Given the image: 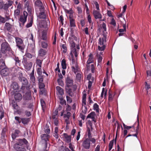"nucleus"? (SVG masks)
Instances as JSON below:
<instances>
[{
  "label": "nucleus",
  "mask_w": 151,
  "mask_h": 151,
  "mask_svg": "<svg viewBox=\"0 0 151 151\" xmlns=\"http://www.w3.org/2000/svg\"><path fill=\"white\" fill-rule=\"evenodd\" d=\"M28 144V142L25 138L19 139L18 142L14 144V148L16 151H26L25 147Z\"/></svg>",
  "instance_id": "obj_1"
},
{
  "label": "nucleus",
  "mask_w": 151,
  "mask_h": 151,
  "mask_svg": "<svg viewBox=\"0 0 151 151\" xmlns=\"http://www.w3.org/2000/svg\"><path fill=\"white\" fill-rule=\"evenodd\" d=\"M1 44V51L3 54H5L7 51L10 52L11 49L8 42L4 39H1L0 40Z\"/></svg>",
  "instance_id": "obj_2"
},
{
  "label": "nucleus",
  "mask_w": 151,
  "mask_h": 151,
  "mask_svg": "<svg viewBox=\"0 0 151 151\" xmlns=\"http://www.w3.org/2000/svg\"><path fill=\"white\" fill-rule=\"evenodd\" d=\"M42 142L45 144V148L46 149L48 144V142L49 141L50 136L47 134H42L40 136Z\"/></svg>",
  "instance_id": "obj_3"
},
{
  "label": "nucleus",
  "mask_w": 151,
  "mask_h": 151,
  "mask_svg": "<svg viewBox=\"0 0 151 151\" xmlns=\"http://www.w3.org/2000/svg\"><path fill=\"white\" fill-rule=\"evenodd\" d=\"M15 40L16 43V46L21 51L23 50L24 49L25 46L22 39L18 37H16Z\"/></svg>",
  "instance_id": "obj_4"
},
{
  "label": "nucleus",
  "mask_w": 151,
  "mask_h": 151,
  "mask_svg": "<svg viewBox=\"0 0 151 151\" xmlns=\"http://www.w3.org/2000/svg\"><path fill=\"white\" fill-rule=\"evenodd\" d=\"M38 39L39 40H49L47 37V31L46 29H44L39 32L38 35Z\"/></svg>",
  "instance_id": "obj_5"
},
{
  "label": "nucleus",
  "mask_w": 151,
  "mask_h": 151,
  "mask_svg": "<svg viewBox=\"0 0 151 151\" xmlns=\"http://www.w3.org/2000/svg\"><path fill=\"white\" fill-rule=\"evenodd\" d=\"M38 43L41 48L46 50L48 48L50 45L49 40H39Z\"/></svg>",
  "instance_id": "obj_6"
},
{
  "label": "nucleus",
  "mask_w": 151,
  "mask_h": 151,
  "mask_svg": "<svg viewBox=\"0 0 151 151\" xmlns=\"http://www.w3.org/2000/svg\"><path fill=\"white\" fill-rule=\"evenodd\" d=\"M28 13L26 11H24L23 14L21 15L19 18V21L22 24L24 25L27 20Z\"/></svg>",
  "instance_id": "obj_7"
},
{
  "label": "nucleus",
  "mask_w": 151,
  "mask_h": 151,
  "mask_svg": "<svg viewBox=\"0 0 151 151\" xmlns=\"http://www.w3.org/2000/svg\"><path fill=\"white\" fill-rule=\"evenodd\" d=\"M34 5L36 11L45 8L42 2L40 0H36L34 3Z\"/></svg>",
  "instance_id": "obj_8"
},
{
  "label": "nucleus",
  "mask_w": 151,
  "mask_h": 151,
  "mask_svg": "<svg viewBox=\"0 0 151 151\" xmlns=\"http://www.w3.org/2000/svg\"><path fill=\"white\" fill-rule=\"evenodd\" d=\"M90 139L87 138L83 141L82 146L83 148L86 150L89 149L90 147L91 143Z\"/></svg>",
  "instance_id": "obj_9"
},
{
  "label": "nucleus",
  "mask_w": 151,
  "mask_h": 151,
  "mask_svg": "<svg viewBox=\"0 0 151 151\" xmlns=\"http://www.w3.org/2000/svg\"><path fill=\"white\" fill-rule=\"evenodd\" d=\"M72 70L76 74L78 71V65L77 63L75 62L74 59H72Z\"/></svg>",
  "instance_id": "obj_10"
},
{
  "label": "nucleus",
  "mask_w": 151,
  "mask_h": 151,
  "mask_svg": "<svg viewBox=\"0 0 151 151\" xmlns=\"http://www.w3.org/2000/svg\"><path fill=\"white\" fill-rule=\"evenodd\" d=\"M66 86L68 87H71L73 85V81L72 78L68 75L65 80Z\"/></svg>",
  "instance_id": "obj_11"
},
{
  "label": "nucleus",
  "mask_w": 151,
  "mask_h": 151,
  "mask_svg": "<svg viewBox=\"0 0 151 151\" xmlns=\"http://www.w3.org/2000/svg\"><path fill=\"white\" fill-rule=\"evenodd\" d=\"M39 12L38 13V17L40 19H45L46 18V16L45 13V8L41 9L39 10Z\"/></svg>",
  "instance_id": "obj_12"
},
{
  "label": "nucleus",
  "mask_w": 151,
  "mask_h": 151,
  "mask_svg": "<svg viewBox=\"0 0 151 151\" xmlns=\"http://www.w3.org/2000/svg\"><path fill=\"white\" fill-rule=\"evenodd\" d=\"M18 78L19 81L22 82L23 85H27L28 83V81L26 78L23 77L22 73H20L19 76L18 77Z\"/></svg>",
  "instance_id": "obj_13"
},
{
  "label": "nucleus",
  "mask_w": 151,
  "mask_h": 151,
  "mask_svg": "<svg viewBox=\"0 0 151 151\" xmlns=\"http://www.w3.org/2000/svg\"><path fill=\"white\" fill-rule=\"evenodd\" d=\"M88 59L86 62V67L88 69H89L90 64L93 63V55L91 53L88 55Z\"/></svg>",
  "instance_id": "obj_14"
},
{
  "label": "nucleus",
  "mask_w": 151,
  "mask_h": 151,
  "mask_svg": "<svg viewBox=\"0 0 151 151\" xmlns=\"http://www.w3.org/2000/svg\"><path fill=\"white\" fill-rule=\"evenodd\" d=\"M20 131L18 129H15L12 132L11 136L13 140H14L17 137H18L20 134Z\"/></svg>",
  "instance_id": "obj_15"
},
{
  "label": "nucleus",
  "mask_w": 151,
  "mask_h": 151,
  "mask_svg": "<svg viewBox=\"0 0 151 151\" xmlns=\"http://www.w3.org/2000/svg\"><path fill=\"white\" fill-rule=\"evenodd\" d=\"M106 35L105 33L103 34V37L102 38H99V45H105L104 44L106 42Z\"/></svg>",
  "instance_id": "obj_16"
},
{
  "label": "nucleus",
  "mask_w": 151,
  "mask_h": 151,
  "mask_svg": "<svg viewBox=\"0 0 151 151\" xmlns=\"http://www.w3.org/2000/svg\"><path fill=\"white\" fill-rule=\"evenodd\" d=\"M56 90L57 91L56 93L57 95H58V97L59 96H63L64 94V90L61 87L59 86H57L56 87Z\"/></svg>",
  "instance_id": "obj_17"
},
{
  "label": "nucleus",
  "mask_w": 151,
  "mask_h": 151,
  "mask_svg": "<svg viewBox=\"0 0 151 151\" xmlns=\"http://www.w3.org/2000/svg\"><path fill=\"white\" fill-rule=\"evenodd\" d=\"M14 97L15 100L17 102L20 101L22 99V94L18 92L14 93Z\"/></svg>",
  "instance_id": "obj_18"
},
{
  "label": "nucleus",
  "mask_w": 151,
  "mask_h": 151,
  "mask_svg": "<svg viewBox=\"0 0 151 151\" xmlns=\"http://www.w3.org/2000/svg\"><path fill=\"white\" fill-rule=\"evenodd\" d=\"M46 49L40 48L38 51V57H42L45 56L47 53Z\"/></svg>",
  "instance_id": "obj_19"
},
{
  "label": "nucleus",
  "mask_w": 151,
  "mask_h": 151,
  "mask_svg": "<svg viewBox=\"0 0 151 151\" xmlns=\"http://www.w3.org/2000/svg\"><path fill=\"white\" fill-rule=\"evenodd\" d=\"M93 15L96 19H101L102 18V15L100 13V11L93 10Z\"/></svg>",
  "instance_id": "obj_20"
},
{
  "label": "nucleus",
  "mask_w": 151,
  "mask_h": 151,
  "mask_svg": "<svg viewBox=\"0 0 151 151\" xmlns=\"http://www.w3.org/2000/svg\"><path fill=\"white\" fill-rule=\"evenodd\" d=\"M70 26V27H76L75 17H74L69 18Z\"/></svg>",
  "instance_id": "obj_21"
},
{
  "label": "nucleus",
  "mask_w": 151,
  "mask_h": 151,
  "mask_svg": "<svg viewBox=\"0 0 151 151\" xmlns=\"http://www.w3.org/2000/svg\"><path fill=\"white\" fill-rule=\"evenodd\" d=\"M65 139L66 142L67 143H70L71 141V136L70 135H68L67 133H64L62 135Z\"/></svg>",
  "instance_id": "obj_22"
},
{
  "label": "nucleus",
  "mask_w": 151,
  "mask_h": 151,
  "mask_svg": "<svg viewBox=\"0 0 151 151\" xmlns=\"http://www.w3.org/2000/svg\"><path fill=\"white\" fill-rule=\"evenodd\" d=\"M12 26L9 23L6 22L5 24L4 29L9 32H11Z\"/></svg>",
  "instance_id": "obj_23"
},
{
  "label": "nucleus",
  "mask_w": 151,
  "mask_h": 151,
  "mask_svg": "<svg viewBox=\"0 0 151 151\" xmlns=\"http://www.w3.org/2000/svg\"><path fill=\"white\" fill-rule=\"evenodd\" d=\"M25 107L21 106V108L17 110V113L19 115H23L26 112V110L25 109Z\"/></svg>",
  "instance_id": "obj_24"
},
{
  "label": "nucleus",
  "mask_w": 151,
  "mask_h": 151,
  "mask_svg": "<svg viewBox=\"0 0 151 151\" xmlns=\"http://www.w3.org/2000/svg\"><path fill=\"white\" fill-rule=\"evenodd\" d=\"M78 50H76L75 47L71 48V51L70 54L71 56H73V54H74L75 57H77L78 54Z\"/></svg>",
  "instance_id": "obj_25"
},
{
  "label": "nucleus",
  "mask_w": 151,
  "mask_h": 151,
  "mask_svg": "<svg viewBox=\"0 0 151 151\" xmlns=\"http://www.w3.org/2000/svg\"><path fill=\"white\" fill-rule=\"evenodd\" d=\"M31 94L30 92H28L25 93L24 96V99L25 100H31Z\"/></svg>",
  "instance_id": "obj_26"
},
{
  "label": "nucleus",
  "mask_w": 151,
  "mask_h": 151,
  "mask_svg": "<svg viewBox=\"0 0 151 151\" xmlns=\"http://www.w3.org/2000/svg\"><path fill=\"white\" fill-rule=\"evenodd\" d=\"M14 60L15 61V64L18 67L20 66L21 64V62L19 59V58L18 57L15 56L14 58Z\"/></svg>",
  "instance_id": "obj_27"
},
{
  "label": "nucleus",
  "mask_w": 151,
  "mask_h": 151,
  "mask_svg": "<svg viewBox=\"0 0 151 151\" xmlns=\"http://www.w3.org/2000/svg\"><path fill=\"white\" fill-rule=\"evenodd\" d=\"M32 62H30L24 65L25 68L27 71H29L30 70L32 67Z\"/></svg>",
  "instance_id": "obj_28"
},
{
  "label": "nucleus",
  "mask_w": 151,
  "mask_h": 151,
  "mask_svg": "<svg viewBox=\"0 0 151 151\" xmlns=\"http://www.w3.org/2000/svg\"><path fill=\"white\" fill-rule=\"evenodd\" d=\"M11 87L14 90L19 89V87L18 83L16 82H14L11 85Z\"/></svg>",
  "instance_id": "obj_29"
},
{
  "label": "nucleus",
  "mask_w": 151,
  "mask_h": 151,
  "mask_svg": "<svg viewBox=\"0 0 151 151\" xmlns=\"http://www.w3.org/2000/svg\"><path fill=\"white\" fill-rule=\"evenodd\" d=\"M20 16V10L18 9L15 10L14 13V17L16 19L19 18Z\"/></svg>",
  "instance_id": "obj_30"
},
{
  "label": "nucleus",
  "mask_w": 151,
  "mask_h": 151,
  "mask_svg": "<svg viewBox=\"0 0 151 151\" xmlns=\"http://www.w3.org/2000/svg\"><path fill=\"white\" fill-rule=\"evenodd\" d=\"M30 17V19L29 21V22L26 25V27L27 28L31 27L33 23V16H31Z\"/></svg>",
  "instance_id": "obj_31"
},
{
  "label": "nucleus",
  "mask_w": 151,
  "mask_h": 151,
  "mask_svg": "<svg viewBox=\"0 0 151 151\" xmlns=\"http://www.w3.org/2000/svg\"><path fill=\"white\" fill-rule=\"evenodd\" d=\"M65 12L66 13L69 14V18L74 17L73 15L74 12L72 8L70 9L69 10L66 9Z\"/></svg>",
  "instance_id": "obj_32"
},
{
  "label": "nucleus",
  "mask_w": 151,
  "mask_h": 151,
  "mask_svg": "<svg viewBox=\"0 0 151 151\" xmlns=\"http://www.w3.org/2000/svg\"><path fill=\"white\" fill-rule=\"evenodd\" d=\"M86 93H84V94H83L82 96V106L86 105Z\"/></svg>",
  "instance_id": "obj_33"
},
{
  "label": "nucleus",
  "mask_w": 151,
  "mask_h": 151,
  "mask_svg": "<svg viewBox=\"0 0 151 151\" xmlns=\"http://www.w3.org/2000/svg\"><path fill=\"white\" fill-rule=\"evenodd\" d=\"M5 64L4 66V67L1 69V72L3 74L4 76H6L8 74V73H6L8 71V69L5 68Z\"/></svg>",
  "instance_id": "obj_34"
},
{
  "label": "nucleus",
  "mask_w": 151,
  "mask_h": 151,
  "mask_svg": "<svg viewBox=\"0 0 151 151\" xmlns=\"http://www.w3.org/2000/svg\"><path fill=\"white\" fill-rule=\"evenodd\" d=\"M22 123L24 124H27L29 122V118H21Z\"/></svg>",
  "instance_id": "obj_35"
},
{
  "label": "nucleus",
  "mask_w": 151,
  "mask_h": 151,
  "mask_svg": "<svg viewBox=\"0 0 151 151\" xmlns=\"http://www.w3.org/2000/svg\"><path fill=\"white\" fill-rule=\"evenodd\" d=\"M87 135L88 136V138L91 139L92 137L91 134V128L88 127H87Z\"/></svg>",
  "instance_id": "obj_36"
},
{
  "label": "nucleus",
  "mask_w": 151,
  "mask_h": 151,
  "mask_svg": "<svg viewBox=\"0 0 151 151\" xmlns=\"http://www.w3.org/2000/svg\"><path fill=\"white\" fill-rule=\"evenodd\" d=\"M59 99L60 100V104L62 105H66V101L65 100L63 99V96H59V97H58Z\"/></svg>",
  "instance_id": "obj_37"
},
{
  "label": "nucleus",
  "mask_w": 151,
  "mask_h": 151,
  "mask_svg": "<svg viewBox=\"0 0 151 151\" xmlns=\"http://www.w3.org/2000/svg\"><path fill=\"white\" fill-rule=\"evenodd\" d=\"M61 65L62 68L63 69H65L66 68V60L65 59H63L61 62Z\"/></svg>",
  "instance_id": "obj_38"
},
{
  "label": "nucleus",
  "mask_w": 151,
  "mask_h": 151,
  "mask_svg": "<svg viewBox=\"0 0 151 151\" xmlns=\"http://www.w3.org/2000/svg\"><path fill=\"white\" fill-rule=\"evenodd\" d=\"M121 127L122 128V129H123V128H122V125H120V124L119 123H118L117 128V130H116V136L115 140V142H116V138H117V134L119 132Z\"/></svg>",
  "instance_id": "obj_39"
},
{
  "label": "nucleus",
  "mask_w": 151,
  "mask_h": 151,
  "mask_svg": "<svg viewBox=\"0 0 151 151\" xmlns=\"http://www.w3.org/2000/svg\"><path fill=\"white\" fill-rule=\"evenodd\" d=\"M96 116V114L93 111L91 112L87 116V118H91L92 119V118L94 117H95Z\"/></svg>",
  "instance_id": "obj_40"
},
{
  "label": "nucleus",
  "mask_w": 151,
  "mask_h": 151,
  "mask_svg": "<svg viewBox=\"0 0 151 151\" xmlns=\"http://www.w3.org/2000/svg\"><path fill=\"white\" fill-rule=\"evenodd\" d=\"M40 103L41 106L42 107V109L43 111H44L45 110V109L46 107L45 106V103L44 101L42 100L41 99L40 101Z\"/></svg>",
  "instance_id": "obj_41"
},
{
  "label": "nucleus",
  "mask_w": 151,
  "mask_h": 151,
  "mask_svg": "<svg viewBox=\"0 0 151 151\" xmlns=\"http://www.w3.org/2000/svg\"><path fill=\"white\" fill-rule=\"evenodd\" d=\"M65 90L66 92L68 93L70 96H71V93H72V90L71 88H69V87H68L66 86L65 87Z\"/></svg>",
  "instance_id": "obj_42"
},
{
  "label": "nucleus",
  "mask_w": 151,
  "mask_h": 151,
  "mask_svg": "<svg viewBox=\"0 0 151 151\" xmlns=\"http://www.w3.org/2000/svg\"><path fill=\"white\" fill-rule=\"evenodd\" d=\"M135 124H134L132 126H127L126 125H125L123 123V125L125 129H129L132 128H134V130L135 129Z\"/></svg>",
  "instance_id": "obj_43"
},
{
  "label": "nucleus",
  "mask_w": 151,
  "mask_h": 151,
  "mask_svg": "<svg viewBox=\"0 0 151 151\" xmlns=\"http://www.w3.org/2000/svg\"><path fill=\"white\" fill-rule=\"evenodd\" d=\"M82 112L85 114L86 113L88 109L86 105H83L82 106Z\"/></svg>",
  "instance_id": "obj_44"
},
{
  "label": "nucleus",
  "mask_w": 151,
  "mask_h": 151,
  "mask_svg": "<svg viewBox=\"0 0 151 151\" xmlns=\"http://www.w3.org/2000/svg\"><path fill=\"white\" fill-rule=\"evenodd\" d=\"M43 60H41L39 59L36 60V63L37 65L40 67L42 68V62Z\"/></svg>",
  "instance_id": "obj_45"
},
{
  "label": "nucleus",
  "mask_w": 151,
  "mask_h": 151,
  "mask_svg": "<svg viewBox=\"0 0 151 151\" xmlns=\"http://www.w3.org/2000/svg\"><path fill=\"white\" fill-rule=\"evenodd\" d=\"M5 65V61L3 59L0 60V69L4 67Z\"/></svg>",
  "instance_id": "obj_46"
},
{
  "label": "nucleus",
  "mask_w": 151,
  "mask_h": 151,
  "mask_svg": "<svg viewBox=\"0 0 151 151\" xmlns=\"http://www.w3.org/2000/svg\"><path fill=\"white\" fill-rule=\"evenodd\" d=\"M114 142V140L113 139L110 141L109 145V150L110 151L112 148L113 144Z\"/></svg>",
  "instance_id": "obj_47"
},
{
  "label": "nucleus",
  "mask_w": 151,
  "mask_h": 151,
  "mask_svg": "<svg viewBox=\"0 0 151 151\" xmlns=\"http://www.w3.org/2000/svg\"><path fill=\"white\" fill-rule=\"evenodd\" d=\"M93 109L96 112H99V106L97 103H95L93 106Z\"/></svg>",
  "instance_id": "obj_48"
},
{
  "label": "nucleus",
  "mask_w": 151,
  "mask_h": 151,
  "mask_svg": "<svg viewBox=\"0 0 151 151\" xmlns=\"http://www.w3.org/2000/svg\"><path fill=\"white\" fill-rule=\"evenodd\" d=\"M114 97V96H113L112 94L110 93V92H109L108 99V101L109 102H111L113 100Z\"/></svg>",
  "instance_id": "obj_49"
},
{
  "label": "nucleus",
  "mask_w": 151,
  "mask_h": 151,
  "mask_svg": "<svg viewBox=\"0 0 151 151\" xmlns=\"http://www.w3.org/2000/svg\"><path fill=\"white\" fill-rule=\"evenodd\" d=\"M27 8V10L29 15L31 17V16H33L32 13V7L31 6L26 7Z\"/></svg>",
  "instance_id": "obj_50"
},
{
  "label": "nucleus",
  "mask_w": 151,
  "mask_h": 151,
  "mask_svg": "<svg viewBox=\"0 0 151 151\" xmlns=\"http://www.w3.org/2000/svg\"><path fill=\"white\" fill-rule=\"evenodd\" d=\"M25 2L26 3L24 4V6H25V8L31 6V5L32 3L30 1L28 0L27 1H26Z\"/></svg>",
  "instance_id": "obj_51"
},
{
  "label": "nucleus",
  "mask_w": 151,
  "mask_h": 151,
  "mask_svg": "<svg viewBox=\"0 0 151 151\" xmlns=\"http://www.w3.org/2000/svg\"><path fill=\"white\" fill-rule=\"evenodd\" d=\"M29 104V102L27 100H24L22 103L21 106L26 108L27 107L26 105Z\"/></svg>",
  "instance_id": "obj_52"
},
{
  "label": "nucleus",
  "mask_w": 151,
  "mask_h": 151,
  "mask_svg": "<svg viewBox=\"0 0 151 151\" xmlns=\"http://www.w3.org/2000/svg\"><path fill=\"white\" fill-rule=\"evenodd\" d=\"M30 79L31 81L33 83H35V78L34 76V73L33 74H31L30 75Z\"/></svg>",
  "instance_id": "obj_53"
},
{
  "label": "nucleus",
  "mask_w": 151,
  "mask_h": 151,
  "mask_svg": "<svg viewBox=\"0 0 151 151\" xmlns=\"http://www.w3.org/2000/svg\"><path fill=\"white\" fill-rule=\"evenodd\" d=\"M37 72L39 76H41L42 74V71L41 68H39L37 69Z\"/></svg>",
  "instance_id": "obj_54"
},
{
  "label": "nucleus",
  "mask_w": 151,
  "mask_h": 151,
  "mask_svg": "<svg viewBox=\"0 0 151 151\" xmlns=\"http://www.w3.org/2000/svg\"><path fill=\"white\" fill-rule=\"evenodd\" d=\"M137 120L138 122L137 123H135L134 124H136L135 126L137 125V127L136 129V132L137 133H138L139 130V122L138 117H137Z\"/></svg>",
  "instance_id": "obj_55"
},
{
  "label": "nucleus",
  "mask_w": 151,
  "mask_h": 151,
  "mask_svg": "<svg viewBox=\"0 0 151 151\" xmlns=\"http://www.w3.org/2000/svg\"><path fill=\"white\" fill-rule=\"evenodd\" d=\"M106 46L105 45H99L98 47V50L100 51H103L105 48Z\"/></svg>",
  "instance_id": "obj_56"
},
{
  "label": "nucleus",
  "mask_w": 151,
  "mask_h": 151,
  "mask_svg": "<svg viewBox=\"0 0 151 151\" xmlns=\"http://www.w3.org/2000/svg\"><path fill=\"white\" fill-rule=\"evenodd\" d=\"M57 82L58 83V84L61 86H63L64 85L63 82L62 81V80L61 79H58L57 80Z\"/></svg>",
  "instance_id": "obj_57"
},
{
  "label": "nucleus",
  "mask_w": 151,
  "mask_h": 151,
  "mask_svg": "<svg viewBox=\"0 0 151 151\" xmlns=\"http://www.w3.org/2000/svg\"><path fill=\"white\" fill-rule=\"evenodd\" d=\"M0 119L1 120L4 117V111L2 108L1 110L0 109Z\"/></svg>",
  "instance_id": "obj_58"
},
{
  "label": "nucleus",
  "mask_w": 151,
  "mask_h": 151,
  "mask_svg": "<svg viewBox=\"0 0 151 151\" xmlns=\"http://www.w3.org/2000/svg\"><path fill=\"white\" fill-rule=\"evenodd\" d=\"M25 56L27 58H29V59H31L33 57V55H32L31 54L28 53L26 52L25 54Z\"/></svg>",
  "instance_id": "obj_59"
},
{
  "label": "nucleus",
  "mask_w": 151,
  "mask_h": 151,
  "mask_svg": "<svg viewBox=\"0 0 151 151\" xmlns=\"http://www.w3.org/2000/svg\"><path fill=\"white\" fill-rule=\"evenodd\" d=\"M39 83H42L43 81V77L42 76H39L38 77Z\"/></svg>",
  "instance_id": "obj_60"
},
{
  "label": "nucleus",
  "mask_w": 151,
  "mask_h": 151,
  "mask_svg": "<svg viewBox=\"0 0 151 151\" xmlns=\"http://www.w3.org/2000/svg\"><path fill=\"white\" fill-rule=\"evenodd\" d=\"M21 119L18 116H15V119L17 121V123L20 124L22 122L21 120Z\"/></svg>",
  "instance_id": "obj_61"
},
{
  "label": "nucleus",
  "mask_w": 151,
  "mask_h": 151,
  "mask_svg": "<svg viewBox=\"0 0 151 151\" xmlns=\"http://www.w3.org/2000/svg\"><path fill=\"white\" fill-rule=\"evenodd\" d=\"M62 48L63 49V52L66 53L67 50V48L65 44H63L62 45Z\"/></svg>",
  "instance_id": "obj_62"
},
{
  "label": "nucleus",
  "mask_w": 151,
  "mask_h": 151,
  "mask_svg": "<svg viewBox=\"0 0 151 151\" xmlns=\"http://www.w3.org/2000/svg\"><path fill=\"white\" fill-rule=\"evenodd\" d=\"M39 83V88L41 89H43L44 88L45 85L44 84L42 83Z\"/></svg>",
  "instance_id": "obj_63"
},
{
  "label": "nucleus",
  "mask_w": 151,
  "mask_h": 151,
  "mask_svg": "<svg viewBox=\"0 0 151 151\" xmlns=\"http://www.w3.org/2000/svg\"><path fill=\"white\" fill-rule=\"evenodd\" d=\"M69 147L71 150V151H75L74 149V146L71 143H70L69 144Z\"/></svg>",
  "instance_id": "obj_64"
}]
</instances>
